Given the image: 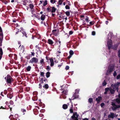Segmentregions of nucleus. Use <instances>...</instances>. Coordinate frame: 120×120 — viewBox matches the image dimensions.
I'll return each mask as SVG.
<instances>
[{
	"label": "nucleus",
	"instance_id": "a18cd8bd",
	"mask_svg": "<svg viewBox=\"0 0 120 120\" xmlns=\"http://www.w3.org/2000/svg\"><path fill=\"white\" fill-rule=\"evenodd\" d=\"M110 88H107L105 89V91L107 92L109 90Z\"/></svg>",
	"mask_w": 120,
	"mask_h": 120
},
{
	"label": "nucleus",
	"instance_id": "a211bd4d",
	"mask_svg": "<svg viewBox=\"0 0 120 120\" xmlns=\"http://www.w3.org/2000/svg\"><path fill=\"white\" fill-rule=\"evenodd\" d=\"M7 97L8 98H9L10 99H11L13 97L12 95L11 94H7Z\"/></svg>",
	"mask_w": 120,
	"mask_h": 120
},
{
	"label": "nucleus",
	"instance_id": "f3484780",
	"mask_svg": "<svg viewBox=\"0 0 120 120\" xmlns=\"http://www.w3.org/2000/svg\"><path fill=\"white\" fill-rule=\"evenodd\" d=\"M48 43L50 45H52L53 43V41L51 39H49L48 40Z\"/></svg>",
	"mask_w": 120,
	"mask_h": 120
},
{
	"label": "nucleus",
	"instance_id": "49530a36",
	"mask_svg": "<svg viewBox=\"0 0 120 120\" xmlns=\"http://www.w3.org/2000/svg\"><path fill=\"white\" fill-rule=\"evenodd\" d=\"M96 33L95 31H93L92 32V35H93L94 36L95 35Z\"/></svg>",
	"mask_w": 120,
	"mask_h": 120
},
{
	"label": "nucleus",
	"instance_id": "4468645a",
	"mask_svg": "<svg viewBox=\"0 0 120 120\" xmlns=\"http://www.w3.org/2000/svg\"><path fill=\"white\" fill-rule=\"evenodd\" d=\"M120 108V105H116L114 106V108H112V110H115L116 109H117L119 108Z\"/></svg>",
	"mask_w": 120,
	"mask_h": 120
},
{
	"label": "nucleus",
	"instance_id": "7c9ffc66",
	"mask_svg": "<svg viewBox=\"0 0 120 120\" xmlns=\"http://www.w3.org/2000/svg\"><path fill=\"white\" fill-rule=\"evenodd\" d=\"M40 75L42 77H44L45 76L44 75V73L43 72L40 71Z\"/></svg>",
	"mask_w": 120,
	"mask_h": 120
},
{
	"label": "nucleus",
	"instance_id": "864d4df0",
	"mask_svg": "<svg viewBox=\"0 0 120 120\" xmlns=\"http://www.w3.org/2000/svg\"><path fill=\"white\" fill-rule=\"evenodd\" d=\"M105 105V104L103 103H102L101 104V107H102Z\"/></svg>",
	"mask_w": 120,
	"mask_h": 120
},
{
	"label": "nucleus",
	"instance_id": "b1692460",
	"mask_svg": "<svg viewBox=\"0 0 120 120\" xmlns=\"http://www.w3.org/2000/svg\"><path fill=\"white\" fill-rule=\"evenodd\" d=\"M116 101L118 104H120V99L119 98H116Z\"/></svg>",
	"mask_w": 120,
	"mask_h": 120
},
{
	"label": "nucleus",
	"instance_id": "5fc2aeb1",
	"mask_svg": "<svg viewBox=\"0 0 120 120\" xmlns=\"http://www.w3.org/2000/svg\"><path fill=\"white\" fill-rule=\"evenodd\" d=\"M21 110L23 113H24V112H26V110L25 109H22Z\"/></svg>",
	"mask_w": 120,
	"mask_h": 120
},
{
	"label": "nucleus",
	"instance_id": "338daca9",
	"mask_svg": "<svg viewBox=\"0 0 120 120\" xmlns=\"http://www.w3.org/2000/svg\"><path fill=\"white\" fill-rule=\"evenodd\" d=\"M62 63H61V64H60L58 65V67H60L62 66Z\"/></svg>",
	"mask_w": 120,
	"mask_h": 120
},
{
	"label": "nucleus",
	"instance_id": "dca6fc26",
	"mask_svg": "<svg viewBox=\"0 0 120 120\" xmlns=\"http://www.w3.org/2000/svg\"><path fill=\"white\" fill-rule=\"evenodd\" d=\"M56 31V29L53 30L52 31V34L55 36H56L57 34Z\"/></svg>",
	"mask_w": 120,
	"mask_h": 120
},
{
	"label": "nucleus",
	"instance_id": "4be33fe9",
	"mask_svg": "<svg viewBox=\"0 0 120 120\" xmlns=\"http://www.w3.org/2000/svg\"><path fill=\"white\" fill-rule=\"evenodd\" d=\"M45 16L44 14H42L41 15V20L42 21L44 20L45 19Z\"/></svg>",
	"mask_w": 120,
	"mask_h": 120
},
{
	"label": "nucleus",
	"instance_id": "09e8293b",
	"mask_svg": "<svg viewBox=\"0 0 120 120\" xmlns=\"http://www.w3.org/2000/svg\"><path fill=\"white\" fill-rule=\"evenodd\" d=\"M8 93V91L7 90H4V93L5 94H6Z\"/></svg>",
	"mask_w": 120,
	"mask_h": 120
},
{
	"label": "nucleus",
	"instance_id": "72a5a7b5",
	"mask_svg": "<svg viewBox=\"0 0 120 120\" xmlns=\"http://www.w3.org/2000/svg\"><path fill=\"white\" fill-rule=\"evenodd\" d=\"M47 4V0H45L43 3V5L45 6Z\"/></svg>",
	"mask_w": 120,
	"mask_h": 120
},
{
	"label": "nucleus",
	"instance_id": "6e6d98bb",
	"mask_svg": "<svg viewBox=\"0 0 120 120\" xmlns=\"http://www.w3.org/2000/svg\"><path fill=\"white\" fill-rule=\"evenodd\" d=\"M10 103L11 105H13L14 104V103L13 101L11 100L10 101Z\"/></svg>",
	"mask_w": 120,
	"mask_h": 120
},
{
	"label": "nucleus",
	"instance_id": "9d476101",
	"mask_svg": "<svg viewBox=\"0 0 120 120\" xmlns=\"http://www.w3.org/2000/svg\"><path fill=\"white\" fill-rule=\"evenodd\" d=\"M102 99V97L100 96L98 97V98H96V100L97 101V103H99Z\"/></svg>",
	"mask_w": 120,
	"mask_h": 120
},
{
	"label": "nucleus",
	"instance_id": "774afa93",
	"mask_svg": "<svg viewBox=\"0 0 120 120\" xmlns=\"http://www.w3.org/2000/svg\"><path fill=\"white\" fill-rule=\"evenodd\" d=\"M41 78L43 79V80L44 79V80H47V79H46V77H45V76H44V77H43V78Z\"/></svg>",
	"mask_w": 120,
	"mask_h": 120
},
{
	"label": "nucleus",
	"instance_id": "13d9d810",
	"mask_svg": "<svg viewBox=\"0 0 120 120\" xmlns=\"http://www.w3.org/2000/svg\"><path fill=\"white\" fill-rule=\"evenodd\" d=\"M39 88L40 89H41L42 87V85L41 84V83H40L39 84Z\"/></svg>",
	"mask_w": 120,
	"mask_h": 120
},
{
	"label": "nucleus",
	"instance_id": "3c124183",
	"mask_svg": "<svg viewBox=\"0 0 120 120\" xmlns=\"http://www.w3.org/2000/svg\"><path fill=\"white\" fill-rule=\"evenodd\" d=\"M120 78V74L118 75L116 77V79H119Z\"/></svg>",
	"mask_w": 120,
	"mask_h": 120
},
{
	"label": "nucleus",
	"instance_id": "cd10ccee",
	"mask_svg": "<svg viewBox=\"0 0 120 120\" xmlns=\"http://www.w3.org/2000/svg\"><path fill=\"white\" fill-rule=\"evenodd\" d=\"M118 46V45L117 44H115L114 45V47L113 48V49L114 50H116L117 49V47Z\"/></svg>",
	"mask_w": 120,
	"mask_h": 120
},
{
	"label": "nucleus",
	"instance_id": "9b49d317",
	"mask_svg": "<svg viewBox=\"0 0 120 120\" xmlns=\"http://www.w3.org/2000/svg\"><path fill=\"white\" fill-rule=\"evenodd\" d=\"M114 114L113 113L110 112V115H109L108 116V118H113L114 117Z\"/></svg>",
	"mask_w": 120,
	"mask_h": 120
},
{
	"label": "nucleus",
	"instance_id": "393cba45",
	"mask_svg": "<svg viewBox=\"0 0 120 120\" xmlns=\"http://www.w3.org/2000/svg\"><path fill=\"white\" fill-rule=\"evenodd\" d=\"M43 87L45 88L46 89H47L49 88V86L47 84H45V85L43 86Z\"/></svg>",
	"mask_w": 120,
	"mask_h": 120
},
{
	"label": "nucleus",
	"instance_id": "412c9836",
	"mask_svg": "<svg viewBox=\"0 0 120 120\" xmlns=\"http://www.w3.org/2000/svg\"><path fill=\"white\" fill-rule=\"evenodd\" d=\"M62 107L64 109H67L68 106L67 104H64L63 105Z\"/></svg>",
	"mask_w": 120,
	"mask_h": 120
},
{
	"label": "nucleus",
	"instance_id": "69168bd1",
	"mask_svg": "<svg viewBox=\"0 0 120 120\" xmlns=\"http://www.w3.org/2000/svg\"><path fill=\"white\" fill-rule=\"evenodd\" d=\"M31 55H32L33 56H34V55L35 53L34 52H31Z\"/></svg>",
	"mask_w": 120,
	"mask_h": 120
},
{
	"label": "nucleus",
	"instance_id": "a19ab883",
	"mask_svg": "<svg viewBox=\"0 0 120 120\" xmlns=\"http://www.w3.org/2000/svg\"><path fill=\"white\" fill-rule=\"evenodd\" d=\"M43 79L42 78L41 79V80H42L43 82H44V83L45 84L46 82V81L47 82V81L45 80H43Z\"/></svg>",
	"mask_w": 120,
	"mask_h": 120
},
{
	"label": "nucleus",
	"instance_id": "aec40b11",
	"mask_svg": "<svg viewBox=\"0 0 120 120\" xmlns=\"http://www.w3.org/2000/svg\"><path fill=\"white\" fill-rule=\"evenodd\" d=\"M38 97L36 95L34 96L32 98V100L33 101H36Z\"/></svg>",
	"mask_w": 120,
	"mask_h": 120
},
{
	"label": "nucleus",
	"instance_id": "c756f323",
	"mask_svg": "<svg viewBox=\"0 0 120 120\" xmlns=\"http://www.w3.org/2000/svg\"><path fill=\"white\" fill-rule=\"evenodd\" d=\"M65 14L67 16H69L70 15V12L69 11H67L65 12Z\"/></svg>",
	"mask_w": 120,
	"mask_h": 120
},
{
	"label": "nucleus",
	"instance_id": "ea45409f",
	"mask_svg": "<svg viewBox=\"0 0 120 120\" xmlns=\"http://www.w3.org/2000/svg\"><path fill=\"white\" fill-rule=\"evenodd\" d=\"M70 111L71 113H73V109L72 108H71V107L70 109Z\"/></svg>",
	"mask_w": 120,
	"mask_h": 120
},
{
	"label": "nucleus",
	"instance_id": "ddd939ff",
	"mask_svg": "<svg viewBox=\"0 0 120 120\" xmlns=\"http://www.w3.org/2000/svg\"><path fill=\"white\" fill-rule=\"evenodd\" d=\"M50 62V66L52 67L54 65V61L53 59L52 58H50L49 59Z\"/></svg>",
	"mask_w": 120,
	"mask_h": 120
},
{
	"label": "nucleus",
	"instance_id": "39448f33",
	"mask_svg": "<svg viewBox=\"0 0 120 120\" xmlns=\"http://www.w3.org/2000/svg\"><path fill=\"white\" fill-rule=\"evenodd\" d=\"M79 115L77 114V112H74L73 115L71 116L72 119L74 120H78V119Z\"/></svg>",
	"mask_w": 120,
	"mask_h": 120
},
{
	"label": "nucleus",
	"instance_id": "58836bf2",
	"mask_svg": "<svg viewBox=\"0 0 120 120\" xmlns=\"http://www.w3.org/2000/svg\"><path fill=\"white\" fill-rule=\"evenodd\" d=\"M107 84L106 82L105 81V80L102 83V85L103 86H105Z\"/></svg>",
	"mask_w": 120,
	"mask_h": 120
},
{
	"label": "nucleus",
	"instance_id": "0e129e2a",
	"mask_svg": "<svg viewBox=\"0 0 120 120\" xmlns=\"http://www.w3.org/2000/svg\"><path fill=\"white\" fill-rule=\"evenodd\" d=\"M0 109H6V108H4V107H3L2 106H1L0 108Z\"/></svg>",
	"mask_w": 120,
	"mask_h": 120
},
{
	"label": "nucleus",
	"instance_id": "79ce46f5",
	"mask_svg": "<svg viewBox=\"0 0 120 120\" xmlns=\"http://www.w3.org/2000/svg\"><path fill=\"white\" fill-rule=\"evenodd\" d=\"M65 8L66 9H69L70 8V7L68 5H67L65 7Z\"/></svg>",
	"mask_w": 120,
	"mask_h": 120
},
{
	"label": "nucleus",
	"instance_id": "f03ea898",
	"mask_svg": "<svg viewBox=\"0 0 120 120\" xmlns=\"http://www.w3.org/2000/svg\"><path fill=\"white\" fill-rule=\"evenodd\" d=\"M56 9L55 7H51L50 6L47 8V12H51L52 13L55 12Z\"/></svg>",
	"mask_w": 120,
	"mask_h": 120
},
{
	"label": "nucleus",
	"instance_id": "e2e57ef3",
	"mask_svg": "<svg viewBox=\"0 0 120 120\" xmlns=\"http://www.w3.org/2000/svg\"><path fill=\"white\" fill-rule=\"evenodd\" d=\"M71 56H72L70 55L68 57V59L69 60V59H70L71 57Z\"/></svg>",
	"mask_w": 120,
	"mask_h": 120
},
{
	"label": "nucleus",
	"instance_id": "bf43d9fd",
	"mask_svg": "<svg viewBox=\"0 0 120 120\" xmlns=\"http://www.w3.org/2000/svg\"><path fill=\"white\" fill-rule=\"evenodd\" d=\"M39 88L40 89H41L42 87V85L41 84V83H40L39 84Z\"/></svg>",
	"mask_w": 120,
	"mask_h": 120
},
{
	"label": "nucleus",
	"instance_id": "680f3d73",
	"mask_svg": "<svg viewBox=\"0 0 120 120\" xmlns=\"http://www.w3.org/2000/svg\"><path fill=\"white\" fill-rule=\"evenodd\" d=\"M79 92V91L78 90H75V93H76V94H78Z\"/></svg>",
	"mask_w": 120,
	"mask_h": 120
},
{
	"label": "nucleus",
	"instance_id": "20e7f679",
	"mask_svg": "<svg viewBox=\"0 0 120 120\" xmlns=\"http://www.w3.org/2000/svg\"><path fill=\"white\" fill-rule=\"evenodd\" d=\"M7 78L6 82L8 84H11L13 81L12 78L10 75H8V77Z\"/></svg>",
	"mask_w": 120,
	"mask_h": 120
},
{
	"label": "nucleus",
	"instance_id": "f8f14e48",
	"mask_svg": "<svg viewBox=\"0 0 120 120\" xmlns=\"http://www.w3.org/2000/svg\"><path fill=\"white\" fill-rule=\"evenodd\" d=\"M86 21V22L88 23V22L89 21H90V20L89 19V18L87 16H86L85 17V20L84 21L83 20V23L85 21Z\"/></svg>",
	"mask_w": 120,
	"mask_h": 120
},
{
	"label": "nucleus",
	"instance_id": "1a4fd4ad",
	"mask_svg": "<svg viewBox=\"0 0 120 120\" xmlns=\"http://www.w3.org/2000/svg\"><path fill=\"white\" fill-rule=\"evenodd\" d=\"M79 95L78 94H76V93H75L74 94H73L72 97L71 98V99L72 100H74L75 99L77 98L78 97Z\"/></svg>",
	"mask_w": 120,
	"mask_h": 120
},
{
	"label": "nucleus",
	"instance_id": "7ed1b4c3",
	"mask_svg": "<svg viewBox=\"0 0 120 120\" xmlns=\"http://www.w3.org/2000/svg\"><path fill=\"white\" fill-rule=\"evenodd\" d=\"M19 33L20 34V36L21 37H24L25 36L27 38V34L23 30H20L19 31H18L16 32V34H17Z\"/></svg>",
	"mask_w": 120,
	"mask_h": 120
},
{
	"label": "nucleus",
	"instance_id": "37998d69",
	"mask_svg": "<svg viewBox=\"0 0 120 120\" xmlns=\"http://www.w3.org/2000/svg\"><path fill=\"white\" fill-rule=\"evenodd\" d=\"M19 97L20 98H22L23 97V95L22 94H19L18 95Z\"/></svg>",
	"mask_w": 120,
	"mask_h": 120
},
{
	"label": "nucleus",
	"instance_id": "4d7b16f0",
	"mask_svg": "<svg viewBox=\"0 0 120 120\" xmlns=\"http://www.w3.org/2000/svg\"><path fill=\"white\" fill-rule=\"evenodd\" d=\"M25 58L29 60L30 58V57L29 56H26Z\"/></svg>",
	"mask_w": 120,
	"mask_h": 120
},
{
	"label": "nucleus",
	"instance_id": "6e6552de",
	"mask_svg": "<svg viewBox=\"0 0 120 120\" xmlns=\"http://www.w3.org/2000/svg\"><path fill=\"white\" fill-rule=\"evenodd\" d=\"M112 44L111 40H110L107 42L108 47L109 49H110Z\"/></svg>",
	"mask_w": 120,
	"mask_h": 120
},
{
	"label": "nucleus",
	"instance_id": "052dcab7",
	"mask_svg": "<svg viewBox=\"0 0 120 120\" xmlns=\"http://www.w3.org/2000/svg\"><path fill=\"white\" fill-rule=\"evenodd\" d=\"M73 33V31H69V34L70 35H71Z\"/></svg>",
	"mask_w": 120,
	"mask_h": 120
},
{
	"label": "nucleus",
	"instance_id": "bb28decb",
	"mask_svg": "<svg viewBox=\"0 0 120 120\" xmlns=\"http://www.w3.org/2000/svg\"><path fill=\"white\" fill-rule=\"evenodd\" d=\"M63 1V0H59L58 1V4L59 5H61Z\"/></svg>",
	"mask_w": 120,
	"mask_h": 120
},
{
	"label": "nucleus",
	"instance_id": "f257e3e1",
	"mask_svg": "<svg viewBox=\"0 0 120 120\" xmlns=\"http://www.w3.org/2000/svg\"><path fill=\"white\" fill-rule=\"evenodd\" d=\"M120 85V82H117L114 85L112 84L111 85V86L113 88L112 89L111 88H110L109 91L111 94H113L114 93V92L116 90L117 92H118L119 87Z\"/></svg>",
	"mask_w": 120,
	"mask_h": 120
},
{
	"label": "nucleus",
	"instance_id": "0eeeda50",
	"mask_svg": "<svg viewBox=\"0 0 120 120\" xmlns=\"http://www.w3.org/2000/svg\"><path fill=\"white\" fill-rule=\"evenodd\" d=\"M114 66V65L113 64L110 66L109 67L107 72L109 73H110L113 71Z\"/></svg>",
	"mask_w": 120,
	"mask_h": 120
},
{
	"label": "nucleus",
	"instance_id": "2eb2a0df",
	"mask_svg": "<svg viewBox=\"0 0 120 120\" xmlns=\"http://www.w3.org/2000/svg\"><path fill=\"white\" fill-rule=\"evenodd\" d=\"M18 48L20 50H22L23 51H24V47L23 45L21 46V45H20Z\"/></svg>",
	"mask_w": 120,
	"mask_h": 120
},
{
	"label": "nucleus",
	"instance_id": "f704fd0d",
	"mask_svg": "<svg viewBox=\"0 0 120 120\" xmlns=\"http://www.w3.org/2000/svg\"><path fill=\"white\" fill-rule=\"evenodd\" d=\"M40 63L42 64H44L45 63L44 62V59H41V60L40 61Z\"/></svg>",
	"mask_w": 120,
	"mask_h": 120
},
{
	"label": "nucleus",
	"instance_id": "2f4dec72",
	"mask_svg": "<svg viewBox=\"0 0 120 120\" xmlns=\"http://www.w3.org/2000/svg\"><path fill=\"white\" fill-rule=\"evenodd\" d=\"M70 55L72 56L74 53V52L73 51L71 50L69 51Z\"/></svg>",
	"mask_w": 120,
	"mask_h": 120
},
{
	"label": "nucleus",
	"instance_id": "603ef678",
	"mask_svg": "<svg viewBox=\"0 0 120 120\" xmlns=\"http://www.w3.org/2000/svg\"><path fill=\"white\" fill-rule=\"evenodd\" d=\"M117 73L116 71H114V74H113V75L115 77Z\"/></svg>",
	"mask_w": 120,
	"mask_h": 120
},
{
	"label": "nucleus",
	"instance_id": "e433bc0d",
	"mask_svg": "<svg viewBox=\"0 0 120 120\" xmlns=\"http://www.w3.org/2000/svg\"><path fill=\"white\" fill-rule=\"evenodd\" d=\"M46 69L48 71H49L51 69V68L50 66H47V67Z\"/></svg>",
	"mask_w": 120,
	"mask_h": 120
},
{
	"label": "nucleus",
	"instance_id": "c85d7f7f",
	"mask_svg": "<svg viewBox=\"0 0 120 120\" xmlns=\"http://www.w3.org/2000/svg\"><path fill=\"white\" fill-rule=\"evenodd\" d=\"M31 67L30 66H28L27 67L26 69L27 71H30Z\"/></svg>",
	"mask_w": 120,
	"mask_h": 120
},
{
	"label": "nucleus",
	"instance_id": "473e14b6",
	"mask_svg": "<svg viewBox=\"0 0 120 120\" xmlns=\"http://www.w3.org/2000/svg\"><path fill=\"white\" fill-rule=\"evenodd\" d=\"M94 22H95L94 21H90V22L89 24L91 26H92L94 24Z\"/></svg>",
	"mask_w": 120,
	"mask_h": 120
},
{
	"label": "nucleus",
	"instance_id": "de8ad7c7",
	"mask_svg": "<svg viewBox=\"0 0 120 120\" xmlns=\"http://www.w3.org/2000/svg\"><path fill=\"white\" fill-rule=\"evenodd\" d=\"M118 56L120 58V49L118 51Z\"/></svg>",
	"mask_w": 120,
	"mask_h": 120
},
{
	"label": "nucleus",
	"instance_id": "a878e982",
	"mask_svg": "<svg viewBox=\"0 0 120 120\" xmlns=\"http://www.w3.org/2000/svg\"><path fill=\"white\" fill-rule=\"evenodd\" d=\"M88 101L91 104L93 102V99L91 98H89L88 99Z\"/></svg>",
	"mask_w": 120,
	"mask_h": 120
},
{
	"label": "nucleus",
	"instance_id": "5701e85b",
	"mask_svg": "<svg viewBox=\"0 0 120 120\" xmlns=\"http://www.w3.org/2000/svg\"><path fill=\"white\" fill-rule=\"evenodd\" d=\"M29 6L31 10H33L34 7V5L32 4H30L29 5Z\"/></svg>",
	"mask_w": 120,
	"mask_h": 120
},
{
	"label": "nucleus",
	"instance_id": "6ab92c4d",
	"mask_svg": "<svg viewBox=\"0 0 120 120\" xmlns=\"http://www.w3.org/2000/svg\"><path fill=\"white\" fill-rule=\"evenodd\" d=\"M50 73L49 72H47L46 73V77L47 78L49 77L50 76Z\"/></svg>",
	"mask_w": 120,
	"mask_h": 120
},
{
	"label": "nucleus",
	"instance_id": "8fccbe9b",
	"mask_svg": "<svg viewBox=\"0 0 120 120\" xmlns=\"http://www.w3.org/2000/svg\"><path fill=\"white\" fill-rule=\"evenodd\" d=\"M69 68V66H66V67H65V69L66 70H68Z\"/></svg>",
	"mask_w": 120,
	"mask_h": 120
},
{
	"label": "nucleus",
	"instance_id": "c9c22d12",
	"mask_svg": "<svg viewBox=\"0 0 120 120\" xmlns=\"http://www.w3.org/2000/svg\"><path fill=\"white\" fill-rule=\"evenodd\" d=\"M116 104H115V103L113 102H112V105L113 106L112 107V108H114V106L116 105Z\"/></svg>",
	"mask_w": 120,
	"mask_h": 120
},
{
	"label": "nucleus",
	"instance_id": "4c0bfd02",
	"mask_svg": "<svg viewBox=\"0 0 120 120\" xmlns=\"http://www.w3.org/2000/svg\"><path fill=\"white\" fill-rule=\"evenodd\" d=\"M56 1L55 0H50V2L53 4L55 3Z\"/></svg>",
	"mask_w": 120,
	"mask_h": 120
},
{
	"label": "nucleus",
	"instance_id": "423d86ee",
	"mask_svg": "<svg viewBox=\"0 0 120 120\" xmlns=\"http://www.w3.org/2000/svg\"><path fill=\"white\" fill-rule=\"evenodd\" d=\"M38 59L35 57H34L31 59L29 62L30 63H31L33 64L34 63L36 64L38 61Z\"/></svg>",
	"mask_w": 120,
	"mask_h": 120
},
{
	"label": "nucleus",
	"instance_id": "c03bdc74",
	"mask_svg": "<svg viewBox=\"0 0 120 120\" xmlns=\"http://www.w3.org/2000/svg\"><path fill=\"white\" fill-rule=\"evenodd\" d=\"M8 90L9 92H11L12 91V89L11 88H9L8 89Z\"/></svg>",
	"mask_w": 120,
	"mask_h": 120
}]
</instances>
